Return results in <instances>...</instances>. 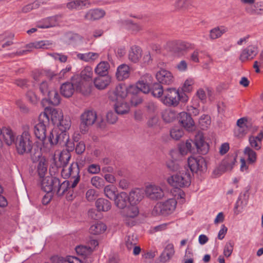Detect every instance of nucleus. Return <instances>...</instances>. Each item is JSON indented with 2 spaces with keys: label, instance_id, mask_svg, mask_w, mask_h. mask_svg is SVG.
<instances>
[{
  "label": "nucleus",
  "instance_id": "nucleus-1",
  "mask_svg": "<svg viewBox=\"0 0 263 263\" xmlns=\"http://www.w3.org/2000/svg\"><path fill=\"white\" fill-rule=\"evenodd\" d=\"M189 100L188 96L184 92H180L175 88H168L164 90V95L161 98V102L167 106H177L180 101L186 102Z\"/></svg>",
  "mask_w": 263,
  "mask_h": 263
},
{
  "label": "nucleus",
  "instance_id": "nucleus-2",
  "mask_svg": "<svg viewBox=\"0 0 263 263\" xmlns=\"http://www.w3.org/2000/svg\"><path fill=\"white\" fill-rule=\"evenodd\" d=\"M16 150L20 155L29 154L33 147L32 137L28 126L24 127L21 135H18L15 141Z\"/></svg>",
  "mask_w": 263,
  "mask_h": 263
},
{
  "label": "nucleus",
  "instance_id": "nucleus-3",
  "mask_svg": "<svg viewBox=\"0 0 263 263\" xmlns=\"http://www.w3.org/2000/svg\"><path fill=\"white\" fill-rule=\"evenodd\" d=\"M70 159V155L68 153L65 154L62 153L61 154L59 157V161L61 163L60 167H62L63 168L61 171V174L65 178L71 176V179L73 180L77 177H79L80 180V169L77 163H72L68 167V169H66L67 164Z\"/></svg>",
  "mask_w": 263,
  "mask_h": 263
},
{
  "label": "nucleus",
  "instance_id": "nucleus-4",
  "mask_svg": "<svg viewBox=\"0 0 263 263\" xmlns=\"http://www.w3.org/2000/svg\"><path fill=\"white\" fill-rule=\"evenodd\" d=\"M48 141L52 145L59 144L65 145L68 148L69 151H72L74 148V144L69 141V135L65 132H60L58 129H52L48 137Z\"/></svg>",
  "mask_w": 263,
  "mask_h": 263
},
{
  "label": "nucleus",
  "instance_id": "nucleus-5",
  "mask_svg": "<svg viewBox=\"0 0 263 263\" xmlns=\"http://www.w3.org/2000/svg\"><path fill=\"white\" fill-rule=\"evenodd\" d=\"M50 124L49 117L46 112L41 113L39 117V122L34 126V134L38 139L43 143L46 138V128Z\"/></svg>",
  "mask_w": 263,
  "mask_h": 263
},
{
  "label": "nucleus",
  "instance_id": "nucleus-6",
  "mask_svg": "<svg viewBox=\"0 0 263 263\" xmlns=\"http://www.w3.org/2000/svg\"><path fill=\"white\" fill-rule=\"evenodd\" d=\"M79 182V177H77L74 180H65L62 183L60 182L59 179V184L55 185L54 192L57 194L61 196L67 193V198L68 200H72L73 197V189L77 186Z\"/></svg>",
  "mask_w": 263,
  "mask_h": 263
},
{
  "label": "nucleus",
  "instance_id": "nucleus-7",
  "mask_svg": "<svg viewBox=\"0 0 263 263\" xmlns=\"http://www.w3.org/2000/svg\"><path fill=\"white\" fill-rule=\"evenodd\" d=\"M167 182L176 188L187 187L191 184V174L187 170L182 171L179 173L169 177Z\"/></svg>",
  "mask_w": 263,
  "mask_h": 263
},
{
  "label": "nucleus",
  "instance_id": "nucleus-8",
  "mask_svg": "<svg viewBox=\"0 0 263 263\" xmlns=\"http://www.w3.org/2000/svg\"><path fill=\"white\" fill-rule=\"evenodd\" d=\"M97 118V113L92 110H86L81 114L79 125L81 134H85L88 132L89 127L95 123Z\"/></svg>",
  "mask_w": 263,
  "mask_h": 263
},
{
  "label": "nucleus",
  "instance_id": "nucleus-9",
  "mask_svg": "<svg viewBox=\"0 0 263 263\" xmlns=\"http://www.w3.org/2000/svg\"><path fill=\"white\" fill-rule=\"evenodd\" d=\"M177 201L170 198L164 202H158L154 208L153 213L166 216L172 214L176 209Z\"/></svg>",
  "mask_w": 263,
  "mask_h": 263
},
{
  "label": "nucleus",
  "instance_id": "nucleus-10",
  "mask_svg": "<svg viewBox=\"0 0 263 263\" xmlns=\"http://www.w3.org/2000/svg\"><path fill=\"white\" fill-rule=\"evenodd\" d=\"M236 156L231 155L223 160L221 163L213 170V175L214 177H218L226 171L232 170L236 162Z\"/></svg>",
  "mask_w": 263,
  "mask_h": 263
},
{
  "label": "nucleus",
  "instance_id": "nucleus-11",
  "mask_svg": "<svg viewBox=\"0 0 263 263\" xmlns=\"http://www.w3.org/2000/svg\"><path fill=\"white\" fill-rule=\"evenodd\" d=\"M187 163L192 173L203 172L206 170V161L202 157H190L188 158Z\"/></svg>",
  "mask_w": 263,
  "mask_h": 263
},
{
  "label": "nucleus",
  "instance_id": "nucleus-12",
  "mask_svg": "<svg viewBox=\"0 0 263 263\" xmlns=\"http://www.w3.org/2000/svg\"><path fill=\"white\" fill-rule=\"evenodd\" d=\"M145 194L147 198L152 200H158L165 196L163 190L159 185L149 184L145 189Z\"/></svg>",
  "mask_w": 263,
  "mask_h": 263
},
{
  "label": "nucleus",
  "instance_id": "nucleus-13",
  "mask_svg": "<svg viewBox=\"0 0 263 263\" xmlns=\"http://www.w3.org/2000/svg\"><path fill=\"white\" fill-rule=\"evenodd\" d=\"M127 95V87L124 84H119L115 89L111 92L109 98L114 102L124 101Z\"/></svg>",
  "mask_w": 263,
  "mask_h": 263
},
{
  "label": "nucleus",
  "instance_id": "nucleus-14",
  "mask_svg": "<svg viewBox=\"0 0 263 263\" xmlns=\"http://www.w3.org/2000/svg\"><path fill=\"white\" fill-rule=\"evenodd\" d=\"M59 184V178L53 176L42 178L41 181V189L47 193L54 192L55 185Z\"/></svg>",
  "mask_w": 263,
  "mask_h": 263
},
{
  "label": "nucleus",
  "instance_id": "nucleus-15",
  "mask_svg": "<svg viewBox=\"0 0 263 263\" xmlns=\"http://www.w3.org/2000/svg\"><path fill=\"white\" fill-rule=\"evenodd\" d=\"M73 82L75 89L77 91L81 93L84 96L89 95L91 92L90 85L85 81L81 80L79 76H74L71 78Z\"/></svg>",
  "mask_w": 263,
  "mask_h": 263
},
{
  "label": "nucleus",
  "instance_id": "nucleus-16",
  "mask_svg": "<svg viewBox=\"0 0 263 263\" xmlns=\"http://www.w3.org/2000/svg\"><path fill=\"white\" fill-rule=\"evenodd\" d=\"M156 78L159 83L164 85H171L174 81L172 73L164 69H161L156 73Z\"/></svg>",
  "mask_w": 263,
  "mask_h": 263
},
{
  "label": "nucleus",
  "instance_id": "nucleus-17",
  "mask_svg": "<svg viewBox=\"0 0 263 263\" xmlns=\"http://www.w3.org/2000/svg\"><path fill=\"white\" fill-rule=\"evenodd\" d=\"M194 145L198 152L200 154L205 155L209 151V145L204 141L202 134H198L195 136Z\"/></svg>",
  "mask_w": 263,
  "mask_h": 263
},
{
  "label": "nucleus",
  "instance_id": "nucleus-18",
  "mask_svg": "<svg viewBox=\"0 0 263 263\" xmlns=\"http://www.w3.org/2000/svg\"><path fill=\"white\" fill-rule=\"evenodd\" d=\"M179 121L182 126L188 131L194 128V122L191 115L186 112H181L179 115Z\"/></svg>",
  "mask_w": 263,
  "mask_h": 263
},
{
  "label": "nucleus",
  "instance_id": "nucleus-19",
  "mask_svg": "<svg viewBox=\"0 0 263 263\" xmlns=\"http://www.w3.org/2000/svg\"><path fill=\"white\" fill-rule=\"evenodd\" d=\"M258 48L256 46L250 45L242 50L239 57L242 62L253 59L258 53Z\"/></svg>",
  "mask_w": 263,
  "mask_h": 263
},
{
  "label": "nucleus",
  "instance_id": "nucleus-20",
  "mask_svg": "<svg viewBox=\"0 0 263 263\" xmlns=\"http://www.w3.org/2000/svg\"><path fill=\"white\" fill-rule=\"evenodd\" d=\"M105 14V11L102 9H91L85 13L84 19L87 21H95L103 18Z\"/></svg>",
  "mask_w": 263,
  "mask_h": 263
},
{
  "label": "nucleus",
  "instance_id": "nucleus-21",
  "mask_svg": "<svg viewBox=\"0 0 263 263\" xmlns=\"http://www.w3.org/2000/svg\"><path fill=\"white\" fill-rule=\"evenodd\" d=\"M145 190L137 188L132 190L128 195L129 202L132 204H137L144 197Z\"/></svg>",
  "mask_w": 263,
  "mask_h": 263
},
{
  "label": "nucleus",
  "instance_id": "nucleus-22",
  "mask_svg": "<svg viewBox=\"0 0 263 263\" xmlns=\"http://www.w3.org/2000/svg\"><path fill=\"white\" fill-rule=\"evenodd\" d=\"M111 78L110 76H100L93 80L95 86L99 90H102L107 87L110 83Z\"/></svg>",
  "mask_w": 263,
  "mask_h": 263
},
{
  "label": "nucleus",
  "instance_id": "nucleus-23",
  "mask_svg": "<svg viewBox=\"0 0 263 263\" xmlns=\"http://www.w3.org/2000/svg\"><path fill=\"white\" fill-rule=\"evenodd\" d=\"M129 74V67L126 64H123L117 68L116 76L118 81H122L127 79Z\"/></svg>",
  "mask_w": 263,
  "mask_h": 263
},
{
  "label": "nucleus",
  "instance_id": "nucleus-24",
  "mask_svg": "<svg viewBox=\"0 0 263 263\" xmlns=\"http://www.w3.org/2000/svg\"><path fill=\"white\" fill-rule=\"evenodd\" d=\"M115 201V205L119 209H124L129 201L128 195L124 192H122L117 194L116 198L114 200Z\"/></svg>",
  "mask_w": 263,
  "mask_h": 263
},
{
  "label": "nucleus",
  "instance_id": "nucleus-25",
  "mask_svg": "<svg viewBox=\"0 0 263 263\" xmlns=\"http://www.w3.org/2000/svg\"><path fill=\"white\" fill-rule=\"evenodd\" d=\"M142 55V49L137 46H133L128 51V59L133 63L139 62Z\"/></svg>",
  "mask_w": 263,
  "mask_h": 263
},
{
  "label": "nucleus",
  "instance_id": "nucleus-26",
  "mask_svg": "<svg viewBox=\"0 0 263 263\" xmlns=\"http://www.w3.org/2000/svg\"><path fill=\"white\" fill-rule=\"evenodd\" d=\"M75 90L73 82L71 80V82H67L63 83L61 87V93L66 98L70 97L73 93Z\"/></svg>",
  "mask_w": 263,
  "mask_h": 263
},
{
  "label": "nucleus",
  "instance_id": "nucleus-27",
  "mask_svg": "<svg viewBox=\"0 0 263 263\" xmlns=\"http://www.w3.org/2000/svg\"><path fill=\"white\" fill-rule=\"evenodd\" d=\"M109 68L110 65L107 62L102 61L96 67L95 72L100 76H109L108 73Z\"/></svg>",
  "mask_w": 263,
  "mask_h": 263
},
{
  "label": "nucleus",
  "instance_id": "nucleus-28",
  "mask_svg": "<svg viewBox=\"0 0 263 263\" xmlns=\"http://www.w3.org/2000/svg\"><path fill=\"white\" fill-rule=\"evenodd\" d=\"M2 135H3L4 141L8 145H11L15 141V135L10 128H3Z\"/></svg>",
  "mask_w": 263,
  "mask_h": 263
},
{
  "label": "nucleus",
  "instance_id": "nucleus-29",
  "mask_svg": "<svg viewBox=\"0 0 263 263\" xmlns=\"http://www.w3.org/2000/svg\"><path fill=\"white\" fill-rule=\"evenodd\" d=\"M58 24L57 17L55 16L49 17L43 20L38 23L37 27L39 28H48L56 26Z\"/></svg>",
  "mask_w": 263,
  "mask_h": 263
},
{
  "label": "nucleus",
  "instance_id": "nucleus-30",
  "mask_svg": "<svg viewBox=\"0 0 263 263\" xmlns=\"http://www.w3.org/2000/svg\"><path fill=\"white\" fill-rule=\"evenodd\" d=\"M96 206L98 211L107 212L109 211L111 204L110 201L104 198H99L95 203Z\"/></svg>",
  "mask_w": 263,
  "mask_h": 263
},
{
  "label": "nucleus",
  "instance_id": "nucleus-31",
  "mask_svg": "<svg viewBox=\"0 0 263 263\" xmlns=\"http://www.w3.org/2000/svg\"><path fill=\"white\" fill-rule=\"evenodd\" d=\"M114 106L116 112L118 115L127 114L129 110V104L124 101L116 102Z\"/></svg>",
  "mask_w": 263,
  "mask_h": 263
},
{
  "label": "nucleus",
  "instance_id": "nucleus-32",
  "mask_svg": "<svg viewBox=\"0 0 263 263\" xmlns=\"http://www.w3.org/2000/svg\"><path fill=\"white\" fill-rule=\"evenodd\" d=\"M122 212L123 217L135 218L139 214V210L137 206L131 204L125 207Z\"/></svg>",
  "mask_w": 263,
  "mask_h": 263
},
{
  "label": "nucleus",
  "instance_id": "nucleus-33",
  "mask_svg": "<svg viewBox=\"0 0 263 263\" xmlns=\"http://www.w3.org/2000/svg\"><path fill=\"white\" fill-rule=\"evenodd\" d=\"M89 5L88 0H72L67 4V7L69 9H78Z\"/></svg>",
  "mask_w": 263,
  "mask_h": 263
},
{
  "label": "nucleus",
  "instance_id": "nucleus-34",
  "mask_svg": "<svg viewBox=\"0 0 263 263\" xmlns=\"http://www.w3.org/2000/svg\"><path fill=\"white\" fill-rule=\"evenodd\" d=\"M99 57V53L92 52H89L85 53H77V57L78 59L86 62L94 61L97 60Z\"/></svg>",
  "mask_w": 263,
  "mask_h": 263
},
{
  "label": "nucleus",
  "instance_id": "nucleus-35",
  "mask_svg": "<svg viewBox=\"0 0 263 263\" xmlns=\"http://www.w3.org/2000/svg\"><path fill=\"white\" fill-rule=\"evenodd\" d=\"M227 31V29L223 26L216 27L210 31L209 37L211 40H215L221 36Z\"/></svg>",
  "mask_w": 263,
  "mask_h": 263
},
{
  "label": "nucleus",
  "instance_id": "nucleus-36",
  "mask_svg": "<svg viewBox=\"0 0 263 263\" xmlns=\"http://www.w3.org/2000/svg\"><path fill=\"white\" fill-rule=\"evenodd\" d=\"M161 117L165 122L171 123L175 120L176 113L172 109H167L162 112Z\"/></svg>",
  "mask_w": 263,
  "mask_h": 263
},
{
  "label": "nucleus",
  "instance_id": "nucleus-37",
  "mask_svg": "<svg viewBox=\"0 0 263 263\" xmlns=\"http://www.w3.org/2000/svg\"><path fill=\"white\" fill-rule=\"evenodd\" d=\"M106 230V225L102 222H97L91 226L89 228V232L93 235H98L105 231Z\"/></svg>",
  "mask_w": 263,
  "mask_h": 263
},
{
  "label": "nucleus",
  "instance_id": "nucleus-38",
  "mask_svg": "<svg viewBox=\"0 0 263 263\" xmlns=\"http://www.w3.org/2000/svg\"><path fill=\"white\" fill-rule=\"evenodd\" d=\"M47 96L48 97V101L51 104L57 106L60 104V96L55 89L51 90Z\"/></svg>",
  "mask_w": 263,
  "mask_h": 263
},
{
  "label": "nucleus",
  "instance_id": "nucleus-39",
  "mask_svg": "<svg viewBox=\"0 0 263 263\" xmlns=\"http://www.w3.org/2000/svg\"><path fill=\"white\" fill-rule=\"evenodd\" d=\"M47 171V164L44 158H41L37 165V172L40 178H43Z\"/></svg>",
  "mask_w": 263,
  "mask_h": 263
},
{
  "label": "nucleus",
  "instance_id": "nucleus-40",
  "mask_svg": "<svg viewBox=\"0 0 263 263\" xmlns=\"http://www.w3.org/2000/svg\"><path fill=\"white\" fill-rule=\"evenodd\" d=\"M152 95L156 98H162L164 95V90L160 83H155L151 89Z\"/></svg>",
  "mask_w": 263,
  "mask_h": 263
},
{
  "label": "nucleus",
  "instance_id": "nucleus-41",
  "mask_svg": "<svg viewBox=\"0 0 263 263\" xmlns=\"http://www.w3.org/2000/svg\"><path fill=\"white\" fill-rule=\"evenodd\" d=\"M105 195L110 200H114L117 196V190L112 185H106L104 189Z\"/></svg>",
  "mask_w": 263,
  "mask_h": 263
},
{
  "label": "nucleus",
  "instance_id": "nucleus-42",
  "mask_svg": "<svg viewBox=\"0 0 263 263\" xmlns=\"http://www.w3.org/2000/svg\"><path fill=\"white\" fill-rule=\"evenodd\" d=\"M174 253V246L173 244L170 243L166 246L161 256L164 260H167L173 256Z\"/></svg>",
  "mask_w": 263,
  "mask_h": 263
},
{
  "label": "nucleus",
  "instance_id": "nucleus-43",
  "mask_svg": "<svg viewBox=\"0 0 263 263\" xmlns=\"http://www.w3.org/2000/svg\"><path fill=\"white\" fill-rule=\"evenodd\" d=\"M244 154L248 157V161L249 163L252 164L256 162L257 159V154L250 147H246L243 151Z\"/></svg>",
  "mask_w": 263,
  "mask_h": 263
},
{
  "label": "nucleus",
  "instance_id": "nucleus-44",
  "mask_svg": "<svg viewBox=\"0 0 263 263\" xmlns=\"http://www.w3.org/2000/svg\"><path fill=\"white\" fill-rule=\"evenodd\" d=\"M57 126L58 130L60 132L66 133V130L69 129L71 126V121L69 118H65V119L62 118Z\"/></svg>",
  "mask_w": 263,
  "mask_h": 263
},
{
  "label": "nucleus",
  "instance_id": "nucleus-45",
  "mask_svg": "<svg viewBox=\"0 0 263 263\" xmlns=\"http://www.w3.org/2000/svg\"><path fill=\"white\" fill-rule=\"evenodd\" d=\"M93 77L92 68L90 66L85 67L81 72L80 78L84 81H89Z\"/></svg>",
  "mask_w": 263,
  "mask_h": 263
},
{
  "label": "nucleus",
  "instance_id": "nucleus-46",
  "mask_svg": "<svg viewBox=\"0 0 263 263\" xmlns=\"http://www.w3.org/2000/svg\"><path fill=\"white\" fill-rule=\"evenodd\" d=\"M51 45L52 43L49 41H41L32 43L28 45V46L35 48L48 49Z\"/></svg>",
  "mask_w": 263,
  "mask_h": 263
},
{
  "label": "nucleus",
  "instance_id": "nucleus-47",
  "mask_svg": "<svg viewBox=\"0 0 263 263\" xmlns=\"http://www.w3.org/2000/svg\"><path fill=\"white\" fill-rule=\"evenodd\" d=\"M183 135V130L179 127H175L170 131V135L171 137L175 140H179Z\"/></svg>",
  "mask_w": 263,
  "mask_h": 263
},
{
  "label": "nucleus",
  "instance_id": "nucleus-48",
  "mask_svg": "<svg viewBox=\"0 0 263 263\" xmlns=\"http://www.w3.org/2000/svg\"><path fill=\"white\" fill-rule=\"evenodd\" d=\"M48 116L49 118H51L52 123L55 125H58L59 122L60 121L63 116L62 112H58L55 110H53L51 111V114Z\"/></svg>",
  "mask_w": 263,
  "mask_h": 263
},
{
  "label": "nucleus",
  "instance_id": "nucleus-49",
  "mask_svg": "<svg viewBox=\"0 0 263 263\" xmlns=\"http://www.w3.org/2000/svg\"><path fill=\"white\" fill-rule=\"evenodd\" d=\"M192 105L188 108V111L194 116H197L199 114V102L198 99H194L192 100Z\"/></svg>",
  "mask_w": 263,
  "mask_h": 263
},
{
  "label": "nucleus",
  "instance_id": "nucleus-50",
  "mask_svg": "<svg viewBox=\"0 0 263 263\" xmlns=\"http://www.w3.org/2000/svg\"><path fill=\"white\" fill-rule=\"evenodd\" d=\"M246 204L247 202L242 199L241 196H239L234 206L235 213L237 215L240 213Z\"/></svg>",
  "mask_w": 263,
  "mask_h": 263
},
{
  "label": "nucleus",
  "instance_id": "nucleus-51",
  "mask_svg": "<svg viewBox=\"0 0 263 263\" xmlns=\"http://www.w3.org/2000/svg\"><path fill=\"white\" fill-rule=\"evenodd\" d=\"M234 246V242L232 240H229L226 242L223 249V255L226 257H230L232 254Z\"/></svg>",
  "mask_w": 263,
  "mask_h": 263
},
{
  "label": "nucleus",
  "instance_id": "nucleus-52",
  "mask_svg": "<svg viewBox=\"0 0 263 263\" xmlns=\"http://www.w3.org/2000/svg\"><path fill=\"white\" fill-rule=\"evenodd\" d=\"M39 89L43 96H47L53 88H51L47 81H43L40 85Z\"/></svg>",
  "mask_w": 263,
  "mask_h": 263
},
{
  "label": "nucleus",
  "instance_id": "nucleus-53",
  "mask_svg": "<svg viewBox=\"0 0 263 263\" xmlns=\"http://www.w3.org/2000/svg\"><path fill=\"white\" fill-rule=\"evenodd\" d=\"M91 183L95 187L100 189L104 185L103 179L99 176H95L91 178Z\"/></svg>",
  "mask_w": 263,
  "mask_h": 263
},
{
  "label": "nucleus",
  "instance_id": "nucleus-54",
  "mask_svg": "<svg viewBox=\"0 0 263 263\" xmlns=\"http://www.w3.org/2000/svg\"><path fill=\"white\" fill-rule=\"evenodd\" d=\"M86 170L89 174H98L101 171V167L98 164H91L88 165Z\"/></svg>",
  "mask_w": 263,
  "mask_h": 263
},
{
  "label": "nucleus",
  "instance_id": "nucleus-55",
  "mask_svg": "<svg viewBox=\"0 0 263 263\" xmlns=\"http://www.w3.org/2000/svg\"><path fill=\"white\" fill-rule=\"evenodd\" d=\"M137 84L140 93H147L149 92L150 90L148 84L144 82V81H139Z\"/></svg>",
  "mask_w": 263,
  "mask_h": 263
},
{
  "label": "nucleus",
  "instance_id": "nucleus-56",
  "mask_svg": "<svg viewBox=\"0 0 263 263\" xmlns=\"http://www.w3.org/2000/svg\"><path fill=\"white\" fill-rule=\"evenodd\" d=\"M191 5V0H182L181 1H177L176 7L179 9H187Z\"/></svg>",
  "mask_w": 263,
  "mask_h": 263
},
{
  "label": "nucleus",
  "instance_id": "nucleus-57",
  "mask_svg": "<svg viewBox=\"0 0 263 263\" xmlns=\"http://www.w3.org/2000/svg\"><path fill=\"white\" fill-rule=\"evenodd\" d=\"M145 109L149 114H154L158 109L157 105L154 102H148L145 105Z\"/></svg>",
  "mask_w": 263,
  "mask_h": 263
},
{
  "label": "nucleus",
  "instance_id": "nucleus-58",
  "mask_svg": "<svg viewBox=\"0 0 263 263\" xmlns=\"http://www.w3.org/2000/svg\"><path fill=\"white\" fill-rule=\"evenodd\" d=\"M193 84V81L192 79L186 80L182 87V92L185 93V92H189L192 90V85Z\"/></svg>",
  "mask_w": 263,
  "mask_h": 263
},
{
  "label": "nucleus",
  "instance_id": "nucleus-59",
  "mask_svg": "<svg viewBox=\"0 0 263 263\" xmlns=\"http://www.w3.org/2000/svg\"><path fill=\"white\" fill-rule=\"evenodd\" d=\"M249 143L251 147L255 150H259L261 148V143L254 139L253 136H251L249 139Z\"/></svg>",
  "mask_w": 263,
  "mask_h": 263
},
{
  "label": "nucleus",
  "instance_id": "nucleus-60",
  "mask_svg": "<svg viewBox=\"0 0 263 263\" xmlns=\"http://www.w3.org/2000/svg\"><path fill=\"white\" fill-rule=\"evenodd\" d=\"M90 248L85 246H78L76 248V251L78 254L82 256H86L90 252Z\"/></svg>",
  "mask_w": 263,
  "mask_h": 263
},
{
  "label": "nucleus",
  "instance_id": "nucleus-61",
  "mask_svg": "<svg viewBox=\"0 0 263 263\" xmlns=\"http://www.w3.org/2000/svg\"><path fill=\"white\" fill-rule=\"evenodd\" d=\"M136 244V241L134 239V235L128 236L126 240V246L128 250H131Z\"/></svg>",
  "mask_w": 263,
  "mask_h": 263
},
{
  "label": "nucleus",
  "instance_id": "nucleus-62",
  "mask_svg": "<svg viewBox=\"0 0 263 263\" xmlns=\"http://www.w3.org/2000/svg\"><path fill=\"white\" fill-rule=\"evenodd\" d=\"M132 95L133 96L139 95L140 92L137 87V84L136 85H130L127 87V94Z\"/></svg>",
  "mask_w": 263,
  "mask_h": 263
},
{
  "label": "nucleus",
  "instance_id": "nucleus-63",
  "mask_svg": "<svg viewBox=\"0 0 263 263\" xmlns=\"http://www.w3.org/2000/svg\"><path fill=\"white\" fill-rule=\"evenodd\" d=\"M158 122L159 119L158 117L153 116L148 120L147 124L149 127H155L158 125Z\"/></svg>",
  "mask_w": 263,
  "mask_h": 263
},
{
  "label": "nucleus",
  "instance_id": "nucleus-64",
  "mask_svg": "<svg viewBox=\"0 0 263 263\" xmlns=\"http://www.w3.org/2000/svg\"><path fill=\"white\" fill-rule=\"evenodd\" d=\"M76 152L79 155H81L84 153L85 150V144L82 142H78L76 145Z\"/></svg>",
  "mask_w": 263,
  "mask_h": 263
}]
</instances>
